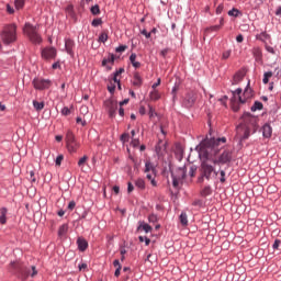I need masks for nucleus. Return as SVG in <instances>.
<instances>
[{
	"label": "nucleus",
	"mask_w": 281,
	"mask_h": 281,
	"mask_svg": "<svg viewBox=\"0 0 281 281\" xmlns=\"http://www.w3.org/2000/svg\"><path fill=\"white\" fill-rule=\"evenodd\" d=\"M61 114L68 116L69 114H71V110L69 108H63Z\"/></svg>",
	"instance_id": "nucleus-43"
},
{
	"label": "nucleus",
	"mask_w": 281,
	"mask_h": 281,
	"mask_svg": "<svg viewBox=\"0 0 281 281\" xmlns=\"http://www.w3.org/2000/svg\"><path fill=\"white\" fill-rule=\"evenodd\" d=\"M126 48H127V46H117V48H115V52L123 53V52H125Z\"/></svg>",
	"instance_id": "nucleus-52"
},
{
	"label": "nucleus",
	"mask_w": 281,
	"mask_h": 281,
	"mask_svg": "<svg viewBox=\"0 0 281 281\" xmlns=\"http://www.w3.org/2000/svg\"><path fill=\"white\" fill-rule=\"evenodd\" d=\"M57 55H58V50H56V48H53V46L48 48H43L42 50V58L45 60L56 59Z\"/></svg>",
	"instance_id": "nucleus-7"
},
{
	"label": "nucleus",
	"mask_w": 281,
	"mask_h": 281,
	"mask_svg": "<svg viewBox=\"0 0 281 281\" xmlns=\"http://www.w3.org/2000/svg\"><path fill=\"white\" fill-rule=\"evenodd\" d=\"M150 171L154 173L155 169H154L153 165L149 161H147L145 164V173H149Z\"/></svg>",
	"instance_id": "nucleus-32"
},
{
	"label": "nucleus",
	"mask_w": 281,
	"mask_h": 281,
	"mask_svg": "<svg viewBox=\"0 0 281 281\" xmlns=\"http://www.w3.org/2000/svg\"><path fill=\"white\" fill-rule=\"evenodd\" d=\"M128 139H130V135H128V134H123V135L121 136V140H122L123 143H127Z\"/></svg>",
	"instance_id": "nucleus-50"
},
{
	"label": "nucleus",
	"mask_w": 281,
	"mask_h": 281,
	"mask_svg": "<svg viewBox=\"0 0 281 281\" xmlns=\"http://www.w3.org/2000/svg\"><path fill=\"white\" fill-rule=\"evenodd\" d=\"M104 105L109 112L110 117L113 119L116 114L117 102L114 101V99H108V101L104 102Z\"/></svg>",
	"instance_id": "nucleus-8"
},
{
	"label": "nucleus",
	"mask_w": 281,
	"mask_h": 281,
	"mask_svg": "<svg viewBox=\"0 0 281 281\" xmlns=\"http://www.w3.org/2000/svg\"><path fill=\"white\" fill-rule=\"evenodd\" d=\"M276 15L281 16V5L278 7V9L276 11Z\"/></svg>",
	"instance_id": "nucleus-64"
},
{
	"label": "nucleus",
	"mask_w": 281,
	"mask_h": 281,
	"mask_svg": "<svg viewBox=\"0 0 281 281\" xmlns=\"http://www.w3.org/2000/svg\"><path fill=\"white\" fill-rule=\"evenodd\" d=\"M231 54H232L231 50H224V52H223V55H222V58H223L224 60H226V59L229 58Z\"/></svg>",
	"instance_id": "nucleus-44"
},
{
	"label": "nucleus",
	"mask_w": 281,
	"mask_h": 281,
	"mask_svg": "<svg viewBox=\"0 0 281 281\" xmlns=\"http://www.w3.org/2000/svg\"><path fill=\"white\" fill-rule=\"evenodd\" d=\"M263 109V105L260 101H255L251 111L256 112V111H261Z\"/></svg>",
	"instance_id": "nucleus-27"
},
{
	"label": "nucleus",
	"mask_w": 281,
	"mask_h": 281,
	"mask_svg": "<svg viewBox=\"0 0 281 281\" xmlns=\"http://www.w3.org/2000/svg\"><path fill=\"white\" fill-rule=\"evenodd\" d=\"M236 41H237V43H243V41H244L243 35H237Z\"/></svg>",
	"instance_id": "nucleus-63"
},
{
	"label": "nucleus",
	"mask_w": 281,
	"mask_h": 281,
	"mask_svg": "<svg viewBox=\"0 0 281 281\" xmlns=\"http://www.w3.org/2000/svg\"><path fill=\"white\" fill-rule=\"evenodd\" d=\"M179 90V87L178 86H175L171 90V94L173 97V100L177 98V91Z\"/></svg>",
	"instance_id": "nucleus-48"
},
{
	"label": "nucleus",
	"mask_w": 281,
	"mask_h": 281,
	"mask_svg": "<svg viewBox=\"0 0 281 281\" xmlns=\"http://www.w3.org/2000/svg\"><path fill=\"white\" fill-rule=\"evenodd\" d=\"M138 239H139L140 243L145 241L146 246H148L150 244V239L147 238V237L139 236Z\"/></svg>",
	"instance_id": "nucleus-42"
},
{
	"label": "nucleus",
	"mask_w": 281,
	"mask_h": 281,
	"mask_svg": "<svg viewBox=\"0 0 281 281\" xmlns=\"http://www.w3.org/2000/svg\"><path fill=\"white\" fill-rule=\"evenodd\" d=\"M244 121L245 125H239L237 127V137L240 142L248 139L250 134L256 133L258 128L256 116H251V114H244Z\"/></svg>",
	"instance_id": "nucleus-2"
},
{
	"label": "nucleus",
	"mask_w": 281,
	"mask_h": 281,
	"mask_svg": "<svg viewBox=\"0 0 281 281\" xmlns=\"http://www.w3.org/2000/svg\"><path fill=\"white\" fill-rule=\"evenodd\" d=\"M223 10H224V5L223 3H220L218 7L216 8V14H221Z\"/></svg>",
	"instance_id": "nucleus-53"
},
{
	"label": "nucleus",
	"mask_w": 281,
	"mask_h": 281,
	"mask_svg": "<svg viewBox=\"0 0 281 281\" xmlns=\"http://www.w3.org/2000/svg\"><path fill=\"white\" fill-rule=\"evenodd\" d=\"M99 41L102 42V43H105L108 41V35L106 33H101L100 37H99Z\"/></svg>",
	"instance_id": "nucleus-45"
},
{
	"label": "nucleus",
	"mask_w": 281,
	"mask_h": 281,
	"mask_svg": "<svg viewBox=\"0 0 281 281\" xmlns=\"http://www.w3.org/2000/svg\"><path fill=\"white\" fill-rule=\"evenodd\" d=\"M252 55L257 63H260L262 60V50L260 48H252Z\"/></svg>",
	"instance_id": "nucleus-20"
},
{
	"label": "nucleus",
	"mask_w": 281,
	"mask_h": 281,
	"mask_svg": "<svg viewBox=\"0 0 281 281\" xmlns=\"http://www.w3.org/2000/svg\"><path fill=\"white\" fill-rule=\"evenodd\" d=\"M7 12L9 14H14V8H12L10 4H7Z\"/></svg>",
	"instance_id": "nucleus-55"
},
{
	"label": "nucleus",
	"mask_w": 281,
	"mask_h": 281,
	"mask_svg": "<svg viewBox=\"0 0 281 281\" xmlns=\"http://www.w3.org/2000/svg\"><path fill=\"white\" fill-rule=\"evenodd\" d=\"M149 98L153 101L159 100L160 99V94H159L158 90L153 89L150 94H149Z\"/></svg>",
	"instance_id": "nucleus-26"
},
{
	"label": "nucleus",
	"mask_w": 281,
	"mask_h": 281,
	"mask_svg": "<svg viewBox=\"0 0 281 281\" xmlns=\"http://www.w3.org/2000/svg\"><path fill=\"white\" fill-rule=\"evenodd\" d=\"M146 178L150 181L153 187L157 186V182L155 181V179L153 178V176L149 172L146 173Z\"/></svg>",
	"instance_id": "nucleus-40"
},
{
	"label": "nucleus",
	"mask_w": 281,
	"mask_h": 281,
	"mask_svg": "<svg viewBox=\"0 0 281 281\" xmlns=\"http://www.w3.org/2000/svg\"><path fill=\"white\" fill-rule=\"evenodd\" d=\"M130 61H131L132 66H133L135 69H137V68L140 67L139 61L136 60V55H135V53H132V55H131V57H130Z\"/></svg>",
	"instance_id": "nucleus-23"
},
{
	"label": "nucleus",
	"mask_w": 281,
	"mask_h": 281,
	"mask_svg": "<svg viewBox=\"0 0 281 281\" xmlns=\"http://www.w3.org/2000/svg\"><path fill=\"white\" fill-rule=\"evenodd\" d=\"M23 32L25 36H27V38L32 41V43H36V29L34 27V25L26 23L24 25Z\"/></svg>",
	"instance_id": "nucleus-6"
},
{
	"label": "nucleus",
	"mask_w": 281,
	"mask_h": 281,
	"mask_svg": "<svg viewBox=\"0 0 281 281\" xmlns=\"http://www.w3.org/2000/svg\"><path fill=\"white\" fill-rule=\"evenodd\" d=\"M121 269H122V267L116 268V270H115V272H114V276H115L116 278L120 276Z\"/></svg>",
	"instance_id": "nucleus-62"
},
{
	"label": "nucleus",
	"mask_w": 281,
	"mask_h": 281,
	"mask_svg": "<svg viewBox=\"0 0 281 281\" xmlns=\"http://www.w3.org/2000/svg\"><path fill=\"white\" fill-rule=\"evenodd\" d=\"M65 159V156L64 155H59L56 160H55V164L57 167H60L63 165V160Z\"/></svg>",
	"instance_id": "nucleus-37"
},
{
	"label": "nucleus",
	"mask_w": 281,
	"mask_h": 281,
	"mask_svg": "<svg viewBox=\"0 0 281 281\" xmlns=\"http://www.w3.org/2000/svg\"><path fill=\"white\" fill-rule=\"evenodd\" d=\"M65 139H66V144L76 142V136L74 135V132L68 131L66 133V138Z\"/></svg>",
	"instance_id": "nucleus-22"
},
{
	"label": "nucleus",
	"mask_w": 281,
	"mask_h": 281,
	"mask_svg": "<svg viewBox=\"0 0 281 281\" xmlns=\"http://www.w3.org/2000/svg\"><path fill=\"white\" fill-rule=\"evenodd\" d=\"M74 209H76V202H75V201H71V202H69V204H68V210L74 211Z\"/></svg>",
	"instance_id": "nucleus-54"
},
{
	"label": "nucleus",
	"mask_w": 281,
	"mask_h": 281,
	"mask_svg": "<svg viewBox=\"0 0 281 281\" xmlns=\"http://www.w3.org/2000/svg\"><path fill=\"white\" fill-rule=\"evenodd\" d=\"M76 47V42H74V40H65V49L66 53L68 55H70L71 57H74L75 53H74V48Z\"/></svg>",
	"instance_id": "nucleus-11"
},
{
	"label": "nucleus",
	"mask_w": 281,
	"mask_h": 281,
	"mask_svg": "<svg viewBox=\"0 0 281 281\" xmlns=\"http://www.w3.org/2000/svg\"><path fill=\"white\" fill-rule=\"evenodd\" d=\"M45 109V102L42 101L41 103H36V110L37 111H41V110H44Z\"/></svg>",
	"instance_id": "nucleus-47"
},
{
	"label": "nucleus",
	"mask_w": 281,
	"mask_h": 281,
	"mask_svg": "<svg viewBox=\"0 0 281 281\" xmlns=\"http://www.w3.org/2000/svg\"><path fill=\"white\" fill-rule=\"evenodd\" d=\"M9 270L11 271V273H19L22 280H26L31 274L30 269L23 267V265H21L20 262H11L9 266Z\"/></svg>",
	"instance_id": "nucleus-4"
},
{
	"label": "nucleus",
	"mask_w": 281,
	"mask_h": 281,
	"mask_svg": "<svg viewBox=\"0 0 281 281\" xmlns=\"http://www.w3.org/2000/svg\"><path fill=\"white\" fill-rule=\"evenodd\" d=\"M133 190H134L133 184L131 182H128L127 183V192L131 193V192H133Z\"/></svg>",
	"instance_id": "nucleus-57"
},
{
	"label": "nucleus",
	"mask_w": 281,
	"mask_h": 281,
	"mask_svg": "<svg viewBox=\"0 0 281 281\" xmlns=\"http://www.w3.org/2000/svg\"><path fill=\"white\" fill-rule=\"evenodd\" d=\"M266 50L268 52V53H270V54H272V55H276V50H274V48H272V46H269L268 44H266Z\"/></svg>",
	"instance_id": "nucleus-46"
},
{
	"label": "nucleus",
	"mask_w": 281,
	"mask_h": 281,
	"mask_svg": "<svg viewBox=\"0 0 281 281\" xmlns=\"http://www.w3.org/2000/svg\"><path fill=\"white\" fill-rule=\"evenodd\" d=\"M220 173H221V180H220V181H221L222 183H224V182L226 181V179H225V175H226V173H225L224 170H222Z\"/></svg>",
	"instance_id": "nucleus-56"
},
{
	"label": "nucleus",
	"mask_w": 281,
	"mask_h": 281,
	"mask_svg": "<svg viewBox=\"0 0 281 281\" xmlns=\"http://www.w3.org/2000/svg\"><path fill=\"white\" fill-rule=\"evenodd\" d=\"M196 101V94L195 92H188V94H186L184 100H183V106L187 109H190L193 106V104Z\"/></svg>",
	"instance_id": "nucleus-9"
},
{
	"label": "nucleus",
	"mask_w": 281,
	"mask_h": 281,
	"mask_svg": "<svg viewBox=\"0 0 281 281\" xmlns=\"http://www.w3.org/2000/svg\"><path fill=\"white\" fill-rule=\"evenodd\" d=\"M101 24H102L101 18H97L95 20H92V22H91V25H92L93 27H98V26L101 25Z\"/></svg>",
	"instance_id": "nucleus-39"
},
{
	"label": "nucleus",
	"mask_w": 281,
	"mask_h": 281,
	"mask_svg": "<svg viewBox=\"0 0 281 281\" xmlns=\"http://www.w3.org/2000/svg\"><path fill=\"white\" fill-rule=\"evenodd\" d=\"M91 14L92 15H99L100 14V7L99 4H94L90 8Z\"/></svg>",
	"instance_id": "nucleus-29"
},
{
	"label": "nucleus",
	"mask_w": 281,
	"mask_h": 281,
	"mask_svg": "<svg viewBox=\"0 0 281 281\" xmlns=\"http://www.w3.org/2000/svg\"><path fill=\"white\" fill-rule=\"evenodd\" d=\"M142 35H144L146 38H150L151 33H147V31L144 29V31H142Z\"/></svg>",
	"instance_id": "nucleus-58"
},
{
	"label": "nucleus",
	"mask_w": 281,
	"mask_h": 281,
	"mask_svg": "<svg viewBox=\"0 0 281 281\" xmlns=\"http://www.w3.org/2000/svg\"><path fill=\"white\" fill-rule=\"evenodd\" d=\"M195 172H196V168L192 166L189 171L190 177L193 178L195 176Z\"/></svg>",
	"instance_id": "nucleus-49"
},
{
	"label": "nucleus",
	"mask_w": 281,
	"mask_h": 281,
	"mask_svg": "<svg viewBox=\"0 0 281 281\" xmlns=\"http://www.w3.org/2000/svg\"><path fill=\"white\" fill-rule=\"evenodd\" d=\"M249 86H250V81H248V86H247V88L245 89V92H244L245 99H243V97H240V95L238 98L239 102L241 104H244L246 102V99H250L252 97V90H251V88H249Z\"/></svg>",
	"instance_id": "nucleus-13"
},
{
	"label": "nucleus",
	"mask_w": 281,
	"mask_h": 281,
	"mask_svg": "<svg viewBox=\"0 0 281 281\" xmlns=\"http://www.w3.org/2000/svg\"><path fill=\"white\" fill-rule=\"evenodd\" d=\"M259 40L265 43L266 41L270 40V35H268V33L265 31L263 33H260Z\"/></svg>",
	"instance_id": "nucleus-36"
},
{
	"label": "nucleus",
	"mask_w": 281,
	"mask_h": 281,
	"mask_svg": "<svg viewBox=\"0 0 281 281\" xmlns=\"http://www.w3.org/2000/svg\"><path fill=\"white\" fill-rule=\"evenodd\" d=\"M66 147L70 154H74L78 151V147H80V145L78 144L77 140H75V142L66 143Z\"/></svg>",
	"instance_id": "nucleus-15"
},
{
	"label": "nucleus",
	"mask_w": 281,
	"mask_h": 281,
	"mask_svg": "<svg viewBox=\"0 0 281 281\" xmlns=\"http://www.w3.org/2000/svg\"><path fill=\"white\" fill-rule=\"evenodd\" d=\"M108 90L111 94H113L115 91V86H108Z\"/></svg>",
	"instance_id": "nucleus-59"
},
{
	"label": "nucleus",
	"mask_w": 281,
	"mask_h": 281,
	"mask_svg": "<svg viewBox=\"0 0 281 281\" xmlns=\"http://www.w3.org/2000/svg\"><path fill=\"white\" fill-rule=\"evenodd\" d=\"M240 14V11L236 8H233L232 10L228 11L229 16L238 18Z\"/></svg>",
	"instance_id": "nucleus-31"
},
{
	"label": "nucleus",
	"mask_w": 281,
	"mask_h": 281,
	"mask_svg": "<svg viewBox=\"0 0 281 281\" xmlns=\"http://www.w3.org/2000/svg\"><path fill=\"white\" fill-rule=\"evenodd\" d=\"M212 194V189H211V187H205L202 191H201V195L202 196H209V195H211Z\"/></svg>",
	"instance_id": "nucleus-30"
},
{
	"label": "nucleus",
	"mask_w": 281,
	"mask_h": 281,
	"mask_svg": "<svg viewBox=\"0 0 281 281\" xmlns=\"http://www.w3.org/2000/svg\"><path fill=\"white\" fill-rule=\"evenodd\" d=\"M1 41L4 45H10L16 42V24H8L1 32Z\"/></svg>",
	"instance_id": "nucleus-3"
},
{
	"label": "nucleus",
	"mask_w": 281,
	"mask_h": 281,
	"mask_svg": "<svg viewBox=\"0 0 281 281\" xmlns=\"http://www.w3.org/2000/svg\"><path fill=\"white\" fill-rule=\"evenodd\" d=\"M0 224L1 225H5V223H8V209L7 207H1L0 209Z\"/></svg>",
	"instance_id": "nucleus-18"
},
{
	"label": "nucleus",
	"mask_w": 281,
	"mask_h": 281,
	"mask_svg": "<svg viewBox=\"0 0 281 281\" xmlns=\"http://www.w3.org/2000/svg\"><path fill=\"white\" fill-rule=\"evenodd\" d=\"M225 143V137L217 139L206 138L196 147L201 160L199 182L202 183L204 179L210 181L217 177V172L212 164L214 165V157L218 153L220 145Z\"/></svg>",
	"instance_id": "nucleus-1"
},
{
	"label": "nucleus",
	"mask_w": 281,
	"mask_h": 281,
	"mask_svg": "<svg viewBox=\"0 0 281 281\" xmlns=\"http://www.w3.org/2000/svg\"><path fill=\"white\" fill-rule=\"evenodd\" d=\"M153 228L144 223V222H138V227H137V232H145L146 234L151 233Z\"/></svg>",
	"instance_id": "nucleus-16"
},
{
	"label": "nucleus",
	"mask_w": 281,
	"mask_h": 281,
	"mask_svg": "<svg viewBox=\"0 0 281 281\" xmlns=\"http://www.w3.org/2000/svg\"><path fill=\"white\" fill-rule=\"evenodd\" d=\"M180 223L183 225V226H187L188 225V216L186 213H182L180 215Z\"/></svg>",
	"instance_id": "nucleus-34"
},
{
	"label": "nucleus",
	"mask_w": 281,
	"mask_h": 281,
	"mask_svg": "<svg viewBox=\"0 0 281 281\" xmlns=\"http://www.w3.org/2000/svg\"><path fill=\"white\" fill-rule=\"evenodd\" d=\"M133 86L136 88H140L143 85V79L139 75V72H134V77H133V81H132Z\"/></svg>",
	"instance_id": "nucleus-17"
},
{
	"label": "nucleus",
	"mask_w": 281,
	"mask_h": 281,
	"mask_svg": "<svg viewBox=\"0 0 281 281\" xmlns=\"http://www.w3.org/2000/svg\"><path fill=\"white\" fill-rule=\"evenodd\" d=\"M232 160V153L229 150H225L218 159L214 158V165H225Z\"/></svg>",
	"instance_id": "nucleus-10"
},
{
	"label": "nucleus",
	"mask_w": 281,
	"mask_h": 281,
	"mask_svg": "<svg viewBox=\"0 0 281 281\" xmlns=\"http://www.w3.org/2000/svg\"><path fill=\"white\" fill-rule=\"evenodd\" d=\"M87 160H89V157L83 156L79 161H78V166L80 168L85 167V164H87Z\"/></svg>",
	"instance_id": "nucleus-38"
},
{
	"label": "nucleus",
	"mask_w": 281,
	"mask_h": 281,
	"mask_svg": "<svg viewBox=\"0 0 281 281\" xmlns=\"http://www.w3.org/2000/svg\"><path fill=\"white\" fill-rule=\"evenodd\" d=\"M273 76V72L269 71V72H265L263 75V79H262V82L265 85H267L269 82V79Z\"/></svg>",
	"instance_id": "nucleus-33"
},
{
	"label": "nucleus",
	"mask_w": 281,
	"mask_h": 281,
	"mask_svg": "<svg viewBox=\"0 0 281 281\" xmlns=\"http://www.w3.org/2000/svg\"><path fill=\"white\" fill-rule=\"evenodd\" d=\"M77 245L80 251H85L87 248H89V243H87L85 238H78Z\"/></svg>",
	"instance_id": "nucleus-19"
},
{
	"label": "nucleus",
	"mask_w": 281,
	"mask_h": 281,
	"mask_svg": "<svg viewBox=\"0 0 281 281\" xmlns=\"http://www.w3.org/2000/svg\"><path fill=\"white\" fill-rule=\"evenodd\" d=\"M15 10H22L25 5V0H15L14 1Z\"/></svg>",
	"instance_id": "nucleus-28"
},
{
	"label": "nucleus",
	"mask_w": 281,
	"mask_h": 281,
	"mask_svg": "<svg viewBox=\"0 0 281 281\" xmlns=\"http://www.w3.org/2000/svg\"><path fill=\"white\" fill-rule=\"evenodd\" d=\"M52 87V81L49 79H37L36 89L45 90Z\"/></svg>",
	"instance_id": "nucleus-12"
},
{
	"label": "nucleus",
	"mask_w": 281,
	"mask_h": 281,
	"mask_svg": "<svg viewBox=\"0 0 281 281\" xmlns=\"http://www.w3.org/2000/svg\"><path fill=\"white\" fill-rule=\"evenodd\" d=\"M69 231V226L67 224H64L59 227L58 235L60 237L67 235V232Z\"/></svg>",
	"instance_id": "nucleus-25"
},
{
	"label": "nucleus",
	"mask_w": 281,
	"mask_h": 281,
	"mask_svg": "<svg viewBox=\"0 0 281 281\" xmlns=\"http://www.w3.org/2000/svg\"><path fill=\"white\" fill-rule=\"evenodd\" d=\"M148 221H149V223H156L157 222V216L151 214V215H149Z\"/></svg>",
	"instance_id": "nucleus-51"
},
{
	"label": "nucleus",
	"mask_w": 281,
	"mask_h": 281,
	"mask_svg": "<svg viewBox=\"0 0 281 281\" xmlns=\"http://www.w3.org/2000/svg\"><path fill=\"white\" fill-rule=\"evenodd\" d=\"M135 186H136L138 189H140V190H144V189H145V182H144V180H142V179H137V180L135 181Z\"/></svg>",
	"instance_id": "nucleus-35"
},
{
	"label": "nucleus",
	"mask_w": 281,
	"mask_h": 281,
	"mask_svg": "<svg viewBox=\"0 0 281 281\" xmlns=\"http://www.w3.org/2000/svg\"><path fill=\"white\" fill-rule=\"evenodd\" d=\"M52 68H53V69H58V68H60V61H55V64H53Z\"/></svg>",
	"instance_id": "nucleus-60"
},
{
	"label": "nucleus",
	"mask_w": 281,
	"mask_h": 281,
	"mask_svg": "<svg viewBox=\"0 0 281 281\" xmlns=\"http://www.w3.org/2000/svg\"><path fill=\"white\" fill-rule=\"evenodd\" d=\"M132 145H133V147H138L139 146V140L138 139H133Z\"/></svg>",
	"instance_id": "nucleus-61"
},
{
	"label": "nucleus",
	"mask_w": 281,
	"mask_h": 281,
	"mask_svg": "<svg viewBox=\"0 0 281 281\" xmlns=\"http://www.w3.org/2000/svg\"><path fill=\"white\" fill-rule=\"evenodd\" d=\"M108 64H114V55H109V57L103 58L102 66L105 67Z\"/></svg>",
	"instance_id": "nucleus-24"
},
{
	"label": "nucleus",
	"mask_w": 281,
	"mask_h": 281,
	"mask_svg": "<svg viewBox=\"0 0 281 281\" xmlns=\"http://www.w3.org/2000/svg\"><path fill=\"white\" fill-rule=\"evenodd\" d=\"M245 78V72L244 70H238V72L236 75H234L233 80H232V86H236L239 82H241V80Z\"/></svg>",
	"instance_id": "nucleus-14"
},
{
	"label": "nucleus",
	"mask_w": 281,
	"mask_h": 281,
	"mask_svg": "<svg viewBox=\"0 0 281 281\" xmlns=\"http://www.w3.org/2000/svg\"><path fill=\"white\" fill-rule=\"evenodd\" d=\"M221 29V26L215 25V26H211L210 29L205 30V34H207L209 32H216Z\"/></svg>",
	"instance_id": "nucleus-41"
},
{
	"label": "nucleus",
	"mask_w": 281,
	"mask_h": 281,
	"mask_svg": "<svg viewBox=\"0 0 281 281\" xmlns=\"http://www.w3.org/2000/svg\"><path fill=\"white\" fill-rule=\"evenodd\" d=\"M186 167L179 168L172 173V186L178 188L179 183L186 178Z\"/></svg>",
	"instance_id": "nucleus-5"
},
{
	"label": "nucleus",
	"mask_w": 281,
	"mask_h": 281,
	"mask_svg": "<svg viewBox=\"0 0 281 281\" xmlns=\"http://www.w3.org/2000/svg\"><path fill=\"white\" fill-rule=\"evenodd\" d=\"M262 134H263V137L265 138H270L271 135H272V128L270 125L266 124L263 127H262Z\"/></svg>",
	"instance_id": "nucleus-21"
}]
</instances>
